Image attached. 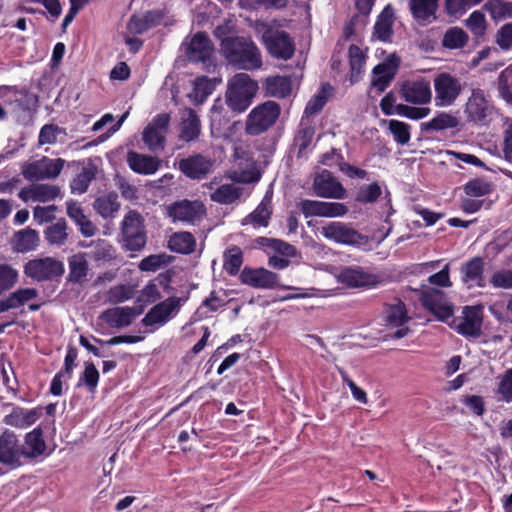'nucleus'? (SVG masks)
I'll return each mask as SVG.
<instances>
[{
  "label": "nucleus",
  "instance_id": "1",
  "mask_svg": "<svg viewBox=\"0 0 512 512\" xmlns=\"http://www.w3.org/2000/svg\"><path fill=\"white\" fill-rule=\"evenodd\" d=\"M220 52L227 64L237 70L254 71L263 65L261 51L250 37L234 35L225 39L220 43Z\"/></svg>",
  "mask_w": 512,
  "mask_h": 512
},
{
  "label": "nucleus",
  "instance_id": "2",
  "mask_svg": "<svg viewBox=\"0 0 512 512\" xmlns=\"http://www.w3.org/2000/svg\"><path fill=\"white\" fill-rule=\"evenodd\" d=\"M258 88V83L248 74H235L228 83L225 95L227 106L238 114L246 111L256 96Z\"/></svg>",
  "mask_w": 512,
  "mask_h": 512
},
{
  "label": "nucleus",
  "instance_id": "3",
  "mask_svg": "<svg viewBox=\"0 0 512 512\" xmlns=\"http://www.w3.org/2000/svg\"><path fill=\"white\" fill-rule=\"evenodd\" d=\"M281 107L275 101L268 100L254 107L247 116L245 132L251 136H258L268 131L278 120Z\"/></svg>",
  "mask_w": 512,
  "mask_h": 512
},
{
  "label": "nucleus",
  "instance_id": "4",
  "mask_svg": "<svg viewBox=\"0 0 512 512\" xmlns=\"http://www.w3.org/2000/svg\"><path fill=\"white\" fill-rule=\"evenodd\" d=\"M123 247L128 251H140L147 242L144 219L135 210L127 212L121 223Z\"/></svg>",
  "mask_w": 512,
  "mask_h": 512
},
{
  "label": "nucleus",
  "instance_id": "5",
  "mask_svg": "<svg viewBox=\"0 0 512 512\" xmlns=\"http://www.w3.org/2000/svg\"><path fill=\"white\" fill-rule=\"evenodd\" d=\"M22 439L6 429L0 434V463L8 470H15L27 462Z\"/></svg>",
  "mask_w": 512,
  "mask_h": 512
},
{
  "label": "nucleus",
  "instance_id": "6",
  "mask_svg": "<svg viewBox=\"0 0 512 512\" xmlns=\"http://www.w3.org/2000/svg\"><path fill=\"white\" fill-rule=\"evenodd\" d=\"M23 272L26 277L37 281H52L61 277L64 272V264L56 258L46 256L34 258L25 263Z\"/></svg>",
  "mask_w": 512,
  "mask_h": 512
},
{
  "label": "nucleus",
  "instance_id": "7",
  "mask_svg": "<svg viewBox=\"0 0 512 512\" xmlns=\"http://www.w3.org/2000/svg\"><path fill=\"white\" fill-rule=\"evenodd\" d=\"M65 160L62 158H49L43 156L41 159L24 163L21 173L30 182L56 179L64 168Z\"/></svg>",
  "mask_w": 512,
  "mask_h": 512
},
{
  "label": "nucleus",
  "instance_id": "8",
  "mask_svg": "<svg viewBox=\"0 0 512 512\" xmlns=\"http://www.w3.org/2000/svg\"><path fill=\"white\" fill-rule=\"evenodd\" d=\"M467 120L476 125H488L494 115V106L482 89H472L464 110Z\"/></svg>",
  "mask_w": 512,
  "mask_h": 512
},
{
  "label": "nucleus",
  "instance_id": "9",
  "mask_svg": "<svg viewBox=\"0 0 512 512\" xmlns=\"http://www.w3.org/2000/svg\"><path fill=\"white\" fill-rule=\"evenodd\" d=\"M433 85L435 106L440 108L453 105L463 90L460 79L448 72L437 74L433 80Z\"/></svg>",
  "mask_w": 512,
  "mask_h": 512
},
{
  "label": "nucleus",
  "instance_id": "10",
  "mask_svg": "<svg viewBox=\"0 0 512 512\" xmlns=\"http://www.w3.org/2000/svg\"><path fill=\"white\" fill-rule=\"evenodd\" d=\"M182 302L183 300L179 297H168L164 301L154 305L146 313L141 321L142 324L146 327H150L151 331L159 329L178 314Z\"/></svg>",
  "mask_w": 512,
  "mask_h": 512
},
{
  "label": "nucleus",
  "instance_id": "11",
  "mask_svg": "<svg viewBox=\"0 0 512 512\" xmlns=\"http://www.w3.org/2000/svg\"><path fill=\"white\" fill-rule=\"evenodd\" d=\"M171 117L168 113L157 114L142 132V140L152 151L164 150Z\"/></svg>",
  "mask_w": 512,
  "mask_h": 512
},
{
  "label": "nucleus",
  "instance_id": "12",
  "mask_svg": "<svg viewBox=\"0 0 512 512\" xmlns=\"http://www.w3.org/2000/svg\"><path fill=\"white\" fill-rule=\"evenodd\" d=\"M321 235L335 243L344 245H361L367 241V238L360 234L349 224L334 221L321 227Z\"/></svg>",
  "mask_w": 512,
  "mask_h": 512
},
{
  "label": "nucleus",
  "instance_id": "13",
  "mask_svg": "<svg viewBox=\"0 0 512 512\" xmlns=\"http://www.w3.org/2000/svg\"><path fill=\"white\" fill-rule=\"evenodd\" d=\"M399 94L401 99L412 105H426L432 100L431 84L423 77L404 81L400 86Z\"/></svg>",
  "mask_w": 512,
  "mask_h": 512
},
{
  "label": "nucleus",
  "instance_id": "14",
  "mask_svg": "<svg viewBox=\"0 0 512 512\" xmlns=\"http://www.w3.org/2000/svg\"><path fill=\"white\" fill-rule=\"evenodd\" d=\"M262 38L267 51L272 57L288 60L294 55L295 46L287 32L269 30L264 32Z\"/></svg>",
  "mask_w": 512,
  "mask_h": 512
},
{
  "label": "nucleus",
  "instance_id": "15",
  "mask_svg": "<svg viewBox=\"0 0 512 512\" xmlns=\"http://www.w3.org/2000/svg\"><path fill=\"white\" fill-rule=\"evenodd\" d=\"M297 208L306 217H339L348 212V208L339 202H324L302 199Z\"/></svg>",
  "mask_w": 512,
  "mask_h": 512
},
{
  "label": "nucleus",
  "instance_id": "16",
  "mask_svg": "<svg viewBox=\"0 0 512 512\" xmlns=\"http://www.w3.org/2000/svg\"><path fill=\"white\" fill-rule=\"evenodd\" d=\"M168 216L173 222L195 224L205 215V207L199 201L181 200L168 206Z\"/></svg>",
  "mask_w": 512,
  "mask_h": 512
},
{
  "label": "nucleus",
  "instance_id": "17",
  "mask_svg": "<svg viewBox=\"0 0 512 512\" xmlns=\"http://www.w3.org/2000/svg\"><path fill=\"white\" fill-rule=\"evenodd\" d=\"M420 302L441 321H447L453 316V306L447 300L445 293L439 289L424 290L420 295Z\"/></svg>",
  "mask_w": 512,
  "mask_h": 512
},
{
  "label": "nucleus",
  "instance_id": "18",
  "mask_svg": "<svg viewBox=\"0 0 512 512\" xmlns=\"http://www.w3.org/2000/svg\"><path fill=\"white\" fill-rule=\"evenodd\" d=\"M215 161L203 154H193L183 158L178 163L179 170L192 180L206 178L214 168Z\"/></svg>",
  "mask_w": 512,
  "mask_h": 512
},
{
  "label": "nucleus",
  "instance_id": "19",
  "mask_svg": "<svg viewBox=\"0 0 512 512\" xmlns=\"http://www.w3.org/2000/svg\"><path fill=\"white\" fill-rule=\"evenodd\" d=\"M400 66V58L391 54L385 60L376 65L372 70L371 86L378 93H382L395 78Z\"/></svg>",
  "mask_w": 512,
  "mask_h": 512
},
{
  "label": "nucleus",
  "instance_id": "20",
  "mask_svg": "<svg viewBox=\"0 0 512 512\" xmlns=\"http://www.w3.org/2000/svg\"><path fill=\"white\" fill-rule=\"evenodd\" d=\"M142 312V306H120L106 309L102 312L100 318L111 328L121 329L131 325Z\"/></svg>",
  "mask_w": 512,
  "mask_h": 512
},
{
  "label": "nucleus",
  "instance_id": "21",
  "mask_svg": "<svg viewBox=\"0 0 512 512\" xmlns=\"http://www.w3.org/2000/svg\"><path fill=\"white\" fill-rule=\"evenodd\" d=\"M240 281L257 289H273L278 286L279 276L265 268L244 267L240 273Z\"/></svg>",
  "mask_w": 512,
  "mask_h": 512
},
{
  "label": "nucleus",
  "instance_id": "22",
  "mask_svg": "<svg viewBox=\"0 0 512 512\" xmlns=\"http://www.w3.org/2000/svg\"><path fill=\"white\" fill-rule=\"evenodd\" d=\"M385 314L386 326L397 328L392 334L389 335L391 338L401 339L411 333L410 328L404 326V324L409 321L410 318L407 315V310L403 302L398 301L394 305H389L385 310Z\"/></svg>",
  "mask_w": 512,
  "mask_h": 512
},
{
  "label": "nucleus",
  "instance_id": "23",
  "mask_svg": "<svg viewBox=\"0 0 512 512\" xmlns=\"http://www.w3.org/2000/svg\"><path fill=\"white\" fill-rule=\"evenodd\" d=\"M453 327L462 336L479 337L482 327L481 310L476 307L466 306L463 310V316L453 321Z\"/></svg>",
  "mask_w": 512,
  "mask_h": 512
},
{
  "label": "nucleus",
  "instance_id": "24",
  "mask_svg": "<svg viewBox=\"0 0 512 512\" xmlns=\"http://www.w3.org/2000/svg\"><path fill=\"white\" fill-rule=\"evenodd\" d=\"M214 53V45L203 32L196 33L186 48V55L191 62L210 63Z\"/></svg>",
  "mask_w": 512,
  "mask_h": 512
},
{
  "label": "nucleus",
  "instance_id": "25",
  "mask_svg": "<svg viewBox=\"0 0 512 512\" xmlns=\"http://www.w3.org/2000/svg\"><path fill=\"white\" fill-rule=\"evenodd\" d=\"M339 281L350 288H362L377 285L379 277L361 267H346L340 272Z\"/></svg>",
  "mask_w": 512,
  "mask_h": 512
},
{
  "label": "nucleus",
  "instance_id": "26",
  "mask_svg": "<svg viewBox=\"0 0 512 512\" xmlns=\"http://www.w3.org/2000/svg\"><path fill=\"white\" fill-rule=\"evenodd\" d=\"M61 196L60 187L53 184H32L28 187H24L18 193V197L24 202L33 201L44 203L53 201Z\"/></svg>",
  "mask_w": 512,
  "mask_h": 512
},
{
  "label": "nucleus",
  "instance_id": "27",
  "mask_svg": "<svg viewBox=\"0 0 512 512\" xmlns=\"http://www.w3.org/2000/svg\"><path fill=\"white\" fill-rule=\"evenodd\" d=\"M313 189L315 194L322 198L342 199L345 195L342 184L326 170L315 177Z\"/></svg>",
  "mask_w": 512,
  "mask_h": 512
},
{
  "label": "nucleus",
  "instance_id": "28",
  "mask_svg": "<svg viewBox=\"0 0 512 512\" xmlns=\"http://www.w3.org/2000/svg\"><path fill=\"white\" fill-rule=\"evenodd\" d=\"M163 18L164 13L160 9L146 11L143 15H132L127 29L133 34H142L159 25Z\"/></svg>",
  "mask_w": 512,
  "mask_h": 512
},
{
  "label": "nucleus",
  "instance_id": "29",
  "mask_svg": "<svg viewBox=\"0 0 512 512\" xmlns=\"http://www.w3.org/2000/svg\"><path fill=\"white\" fill-rule=\"evenodd\" d=\"M201 134V121L195 110L187 108L179 124L178 138L187 143L196 141Z\"/></svg>",
  "mask_w": 512,
  "mask_h": 512
},
{
  "label": "nucleus",
  "instance_id": "30",
  "mask_svg": "<svg viewBox=\"0 0 512 512\" xmlns=\"http://www.w3.org/2000/svg\"><path fill=\"white\" fill-rule=\"evenodd\" d=\"M461 279L468 288L485 287L484 282V260L481 257H474L461 267Z\"/></svg>",
  "mask_w": 512,
  "mask_h": 512
},
{
  "label": "nucleus",
  "instance_id": "31",
  "mask_svg": "<svg viewBox=\"0 0 512 512\" xmlns=\"http://www.w3.org/2000/svg\"><path fill=\"white\" fill-rule=\"evenodd\" d=\"M127 163L132 171L143 175L154 174L160 168L161 165V161L159 158L139 154L134 151L128 152Z\"/></svg>",
  "mask_w": 512,
  "mask_h": 512
},
{
  "label": "nucleus",
  "instance_id": "32",
  "mask_svg": "<svg viewBox=\"0 0 512 512\" xmlns=\"http://www.w3.org/2000/svg\"><path fill=\"white\" fill-rule=\"evenodd\" d=\"M263 89L267 97L287 98L292 93V81L288 76H271L265 80Z\"/></svg>",
  "mask_w": 512,
  "mask_h": 512
},
{
  "label": "nucleus",
  "instance_id": "33",
  "mask_svg": "<svg viewBox=\"0 0 512 512\" xmlns=\"http://www.w3.org/2000/svg\"><path fill=\"white\" fill-rule=\"evenodd\" d=\"M394 10L387 5L378 15L374 24L373 36L382 42H390L393 36Z\"/></svg>",
  "mask_w": 512,
  "mask_h": 512
},
{
  "label": "nucleus",
  "instance_id": "34",
  "mask_svg": "<svg viewBox=\"0 0 512 512\" xmlns=\"http://www.w3.org/2000/svg\"><path fill=\"white\" fill-rule=\"evenodd\" d=\"M97 172V165L89 159L84 163L81 171L71 181V193L79 195L85 193L90 183L96 178Z\"/></svg>",
  "mask_w": 512,
  "mask_h": 512
},
{
  "label": "nucleus",
  "instance_id": "35",
  "mask_svg": "<svg viewBox=\"0 0 512 512\" xmlns=\"http://www.w3.org/2000/svg\"><path fill=\"white\" fill-rule=\"evenodd\" d=\"M25 457L27 462L42 455L46 450V443L43 438V431L41 428H34L28 432L24 439H22Z\"/></svg>",
  "mask_w": 512,
  "mask_h": 512
},
{
  "label": "nucleus",
  "instance_id": "36",
  "mask_svg": "<svg viewBox=\"0 0 512 512\" xmlns=\"http://www.w3.org/2000/svg\"><path fill=\"white\" fill-rule=\"evenodd\" d=\"M39 415L36 409L14 407L11 413L4 417L3 422L12 427L27 428L38 420Z\"/></svg>",
  "mask_w": 512,
  "mask_h": 512
},
{
  "label": "nucleus",
  "instance_id": "37",
  "mask_svg": "<svg viewBox=\"0 0 512 512\" xmlns=\"http://www.w3.org/2000/svg\"><path fill=\"white\" fill-rule=\"evenodd\" d=\"M39 234L32 228H24L13 236V249L19 253L36 250L39 245Z\"/></svg>",
  "mask_w": 512,
  "mask_h": 512
},
{
  "label": "nucleus",
  "instance_id": "38",
  "mask_svg": "<svg viewBox=\"0 0 512 512\" xmlns=\"http://www.w3.org/2000/svg\"><path fill=\"white\" fill-rule=\"evenodd\" d=\"M410 10L413 17L422 23H430L436 18L438 0H411Z\"/></svg>",
  "mask_w": 512,
  "mask_h": 512
},
{
  "label": "nucleus",
  "instance_id": "39",
  "mask_svg": "<svg viewBox=\"0 0 512 512\" xmlns=\"http://www.w3.org/2000/svg\"><path fill=\"white\" fill-rule=\"evenodd\" d=\"M272 214L270 200L265 197L243 220L242 225L251 224L254 228L267 227Z\"/></svg>",
  "mask_w": 512,
  "mask_h": 512
},
{
  "label": "nucleus",
  "instance_id": "40",
  "mask_svg": "<svg viewBox=\"0 0 512 512\" xmlns=\"http://www.w3.org/2000/svg\"><path fill=\"white\" fill-rule=\"evenodd\" d=\"M94 210L103 218H114L120 209L118 196L111 192L95 199L93 203Z\"/></svg>",
  "mask_w": 512,
  "mask_h": 512
},
{
  "label": "nucleus",
  "instance_id": "41",
  "mask_svg": "<svg viewBox=\"0 0 512 512\" xmlns=\"http://www.w3.org/2000/svg\"><path fill=\"white\" fill-rule=\"evenodd\" d=\"M195 246V237L190 232H176L168 241L169 249L180 254H191L194 252Z\"/></svg>",
  "mask_w": 512,
  "mask_h": 512
},
{
  "label": "nucleus",
  "instance_id": "42",
  "mask_svg": "<svg viewBox=\"0 0 512 512\" xmlns=\"http://www.w3.org/2000/svg\"><path fill=\"white\" fill-rule=\"evenodd\" d=\"M459 125L457 117L447 112H439L428 122L421 123V130L424 132L443 131L454 129Z\"/></svg>",
  "mask_w": 512,
  "mask_h": 512
},
{
  "label": "nucleus",
  "instance_id": "43",
  "mask_svg": "<svg viewBox=\"0 0 512 512\" xmlns=\"http://www.w3.org/2000/svg\"><path fill=\"white\" fill-rule=\"evenodd\" d=\"M89 270L85 253H79L69 258L68 280L73 283L82 282Z\"/></svg>",
  "mask_w": 512,
  "mask_h": 512
},
{
  "label": "nucleus",
  "instance_id": "44",
  "mask_svg": "<svg viewBox=\"0 0 512 512\" xmlns=\"http://www.w3.org/2000/svg\"><path fill=\"white\" fill-rule=\"evenodd\" d=\"M67 228L65 219H59L56 223L49 225L44 231L46 241L52 246L64 245L68 238Z\"/></svg>",
  "mask_w": 512,
  "mask_h": 512
},
{
  "label": "nucleus",
  "instance_id": "45",
  "mask_svg": "<svg viewBox=\"0 0 512 512\" xmlns=\"http://www.w3.org/2000/svg\"><path fill=\"white\" fill-rule=\"evenodd\" d=\"M243 263V253L238 246L229 247L223 255V268L231 276L239 273Z\"/></svg>",
  "mask_w": 512,
  "mask_h": 512
},
{
  "label": "nucleus",
  "instance_id": "46",
  "mask_svg": "<svg viewBox=\"0 0 512 512\" xmlns=\"http://www.w3.org/2000/svg\"><path fill=\"white\" fill-rule=\"evenodd\" d=\"M365 62L366 55L362 49L355 44L351 45L349 47V64L351 69L350 80L352 83L359 80V77L364 70Z\"/></svg>",
  "mask_w": 512,
  "mask_h": 512
},
{
  "label": "nucleus",
  "instance_id": "47",
  "mask_svg": "<svg viewBox=\"0 0 512 512\" xmlns=\"http://www.w3.org/2000/svg\"><path fill=\"white\" fill-rule=\"evenodd\" d=\"M241 195V189L234 184H223L211 193L212 201L220 204H231Z\"/></svg>",
  "mask_w": 512,
  "mask_h": 512
},
{
  "label": "nucleus",
  "instance_id": "48",
  "mask_svg": "<svg viewBox=\"0 0 512 512\" xmlns=\"http://www.w3.org/2000/svg\"><path fill=\"white\" fill-rule=\"evenodd\" d=\"M467 41L468 35L462 28L452 27L445 32L442 44L449 49H459L464 47Z\"/></svg>",
  "mask_w": 512,
  "mask_h": 512
},
{
  "label": "nucleus",
  "instance_id": "49",
  "mask_svg": "<svg viewBox=\"0 0 512 512\" xmlns=\"http://www.w3.org/2000/svg\"><path fill=\"white\" fill-rule=\"evenodd\" d=\"M315 135L313 126L301 122L299 129L294 138V145L298 149V156L300 157L305 150L310 146Z\"/></svg>",
  "mask_w": 512,
  "mask_h": 512
},
{
  "label": "nucleus",
  "instance_id": "50",
  "mask_svg": "<svg viewBox=\"0 0 512 512\" xmlns=\"http://www.w3.org/2000/svg\"><path fill=\"white\" fill-rule=\"evenodd\" d=\"M497 88L500 97L512 106V64L505 68L498 76Z\"/></svg>",
  "mask_w": 512,
  "mask_h": 512
},
{
  "label": "nucleus",
  "instance_id": "51",
  "mask_svg": "<svg viewBox=\"0 0 512 512\" xmlns=\"http://www.w3.org/2000/svg\"><path fill=\"white\" fill-rule=\"evenodd\" d=\"M388 129L393 135L395 142L400 145H406L409 143L411 138V126L405 122L391 119L388 122Z\"/></svg>",
  "mask_w": 512,
  "mask_h": 512
},
{
  "label": "nucleus",
  "instance_id": "52",
  "mask_svg": "<svg viewBox=\"0 0 512 512\" xmlns=\"http://www.w3.org/2000/svg\"><path fill=\"white\" fill-rule=\"evenodd\" d=\"M327 90H332V87L329 84L322 85L320 91L308 101L304 110L306 116L317 114L323 109L328 99Z\"/></svg>",
  "mask_w": 512,
  "mask_h": 512
},
{
  "label": "nucleus",
  "instance_id": "53",
  "mask_svg": "<svg viewBox=\"0 0 512 512\" xmlns=\"http://www.w3.org/2000/svg\"><path fill=\"white\" fill-rule=\"evenodd\" d=\"M491 191V183L481 178L472 179L464 185V192L469 197L486 196L489 195Z\"/></svg>",
  "mask_w": 512,
  "mask_h": 512
},
{
  "label": "nucleus",
  "instance_id": "54",
  "mask_svg": "<svg viewBox=\"0 0 512 512\" xmlns=\"http://www.w3.org/2000/svg\"><path fill=\"white\" fill-rule=\"evenodd\" d=\"M382 193V189L378 182L361 186L355 196L357 202L367 204L374 203L378 200Z\"/></svg>",
  "mask_w": 512,
  "mask_h": 512
},
{
  "label": "nucleus",
  "instance_id": "55",
  "mask_svg": "<svg viewBox=\"0 0 512 512\" xmlns=\"http://www.w3.org/2000/svg\"><path fill=\"white\" fill-rule=\"evenodd\" d=\"M431 113L429 107L423 105L417 107L416 105L410 106L407 104H398L397 115L408 118L410 120H421Z\"/></svg>",
  "mask_w": 512,
  "mask_h": 512
},
{
  "label": "nucleus",
  "instance_id": "56",
  "mask_svg": "<svg viewBox=\"0 0 512 512\" xmlns=\"http://www.w3.org/2000/svg\"><path fill=\"white\" fill-rule=\"evenodd\" d=\"M98 381L99 372L96 366L93 363H87L77 386L80 387L84 385L90 392H94L97 388Z\"/></svg>",
  "mask_w": 512,
  "mask_h": 512
},
{
  "label": "nucleus",
  "instance_id": "57",
  "mask_svg": "<svg viewBox=\"0 0 512 512\" xmlns=\"http://www.w3.org/2000/svg\"><path fill=\"white\" fill-rule=\"evenodd\" d=\"M18 280V272L7 264H0V294L10 290Z\"/></svg>",
  "mask_w": 512,
  "mask_h": 512
},
{
  "label": "nucleus",
  "instance_id": "58",
  "mask_svg": "<svg viewBox=\"0 0 512 512\" xmlns=\"http://www.w3.org/2000/svg\"><path fill=\"white\" fill-rule=\"evenodd\" d=\"M13 308H18L38 297V291L35 288H19L9 294Z\"/></svg>",
  "mask_w": 512,
  "mask_h": 512
},
{
  "label": "nucleus",
  "instance_id": "59",
  "mask_svg": "<svg viewBox=\"0 0 512 512\" xmlns=\"http://www.w3.org/2000/svg\"><path fill=\"white\" fill-rule=\"evenodd\" d=\"M133 297V289L127 285L113 286L108 290L107 299L112 304H119Z\"/></svg>",
  "mask_w": 512,
  "mask_h": 512
},
{
  "label": "nucleus",
  "instance_id": "60",
  "mask_svg": "<svg viewBox=\"0 0 512 512\" xmlns=\"http://www.w3.org/2000/svg\"><path fill=\"white\" fill-rule=\"evenodd\" d=\"M466 26L476 37L483 36L486 30V20L484 14L480 11L472 12L466 20Z\"/></svg>",
  "mask_w": 512,
  "mask_h": 512
},
{
  "label": "nucleus",
  "instance_id": "61",
  "mask_svg": "<svg viewBox=\"0 0 512 512\" xmlns=\"http://www.w3.org/2000/svg\"><path fill=\"white\" fill-rule=\"evenodd\" d=\"M482 0H445L446 9L448 14L456 15L462 14L471 5H477Z\"/></svg>",
  "mask_w": 512,
  "mask_h": 512
},
{
  "label": "nucleus",
  "instance_id": "62",
  "mask_svg": "<svg viewBox=\"0 0 512 512\" xmlns=\"http://www.w3.org/2000/svg\"><path fill=\"white\" fill-rule=\"evenodd\" d=\"M56 210L55 205L36 206L33 209V218L39 224L50 222L55 218Z\"/></svg>",
  "mask_w": 512,
  "mask_h": 512
},
{
  "label": "nucleus",
  "instance_id": "63",
  "mask_svg": "<svg viewBox=\"0 0 512 512\" xmlns=\"http://www.w3.org/2000/svg\"><path fill=\"white\" fill-rule=\"evenodd\" d=\"M497 392L505 402L509 403L512 401V368L500 380Z\"/></svg>",
  "mask_w": 512,
  "mask_h": 512
},
{
  "label": "nucleus",
  "instance_id": "64",
  "mask_svg": "<svg viewBox=\"0 0 512 512\" xmlns=\"http://www.w3.org/2000/svg\"><path fill=\"white\" fill-rule=\"evenodd\" d=\"M490 282L495 288H512V269L494 273Z\"/></svg>",
  "mask_w": 512,
  "mask_h": 512
}]
</instances>
